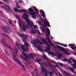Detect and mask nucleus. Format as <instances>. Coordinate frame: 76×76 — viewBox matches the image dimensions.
<instances>
[{
    "label": "nucleus",
    "instance_id": "1",
    "mask_svg": "<svg viewBox=\"0 0 76 76\" xmlns=\"http://www.w3.org/2000/svg\"><path fill=\"white\" fill-rule=\"evenodd\" d=\"M40 12L41 13L42 16H43V19L41 17H40V19L42 20L43 21L44 25L42 26V27H40V29H42V30L43 32H45V28H46V27H47V25L48 26V27H50V23L48 22V20L47 21L46 20V18L45 16L46 15H45V12H44L43 10H40Z\"/></svg>",
    "mask_w": 76,
    "mask_h": 76
},
{
    "label": "nucleus",
    "instance_id": "2",
    "mask_svg": "<svg viewBox=\"0 0 76 76\" xmlns=\"http://www.w3.org/2000/svg\"><path fill=\"white\" fill-rule=\"evenodd\" d=\"M37 61L39 64L41 65V68L42 69V70L43 72L44 73V74L45 76H47V74H49L50 76H53V72H48L47 69H46L45 68H44V66H43V64L45 65V66H47V64L45 63H41V59H37Z\"/></svg>",
    "mask_w": 76,
    "mask_h": 76
},
{
    "label": "nucleus",
    "instance_id": "3",
    "mask_svg": "<svg viewBox=\"0 0 76 76\" xmlns=\"http://www.w3.org/2000/svg\"><path fill=\"white\" fill-rule=\"evenodd\" d=\"M14 50H15V53H13L12 56L13 60H14V61H15V62L17 63L18 64H19L21 66H22V69H23V70H25V67H24V66L22 64V63L20 62V61H19L18 59L16 58V56L17 55L18 53V49L16 47H15Z\"/></svg>",
    "mask_w": 76,
    "mask_h": 76
},
{
    "label": "nucleus",
    "instance_id": "4",
    "mask_svg": "<svg viewBox=\"0 0 76 76\" xmlns=\"http://www.w3.org/2000/svg\"><path fill=\"white\" fill-rule=\"evenodd\" d=\"M23 16L24 17V19H25V20H26V22L27 23L28 25H29L30 27H32V26H34V28H37L38 26L36 25L35 26L34 25V23H32V24H31V23L30 22L28 19V15L26 14H23Z\"/></svg>",
    "mask_w": 76,
    "mask_h": 76
},
{
    "label": "nucleus",
    "instance_id": "5",
    "mask_svg": "<svg viewBox=\"0 0 76 76\" xmlns=\"http://www.w3.org/2000/svg\"><path fill=\"white\" fill-rule=\"evenodd\" d=\"M19 36L20 37H23V41L25 42L24 43V45L27 47H29V45L26 42V39L27 38V35L24 34H22L20 33H19Z\"/></svg>",
    "mask_w": 76,
    "mask_h": 76
},
{
    "label": "nucleus",
    "instance_id": "6",
    "mask_svg": "<svg viewBox=\"0 0 76 76\" xmlns=\"http://www.w3.org/2000/svg\"><path fill=\"white\" fill-rule=\"evenodd\" d=\"M48 41V42L49 43L50 45L51 46H52L53 47H54L55 48H58V49H60V50H63V47H61L59 45H57V46H55L53 43H52L50 41V39H46Z\"/></svg>",
    "mask_w": 76,
    "mask_h": 76
},
{
    "label": "nucleus",
    "instance_id": "7",
    "mask_svg": "<svg viewBox=\"0 0 76 76\" xmlns=\"http://www.w3.org/2000/svg\"><path fill=\"white\" fill-rule=\"evenodd\" d=\"M48 65L49 66V67L50 68H51V67H52L53 69H54L55 70L53 69H51V71H53V72H55V74L56 75H57V73L56 72H56H57L59 74V75L60 76H62V75L58 71V70L57 69H56V67H54V66H53L51 64V63H49L48 64Z\"/></svg>",
    "mask_w": 76,
    "mask_h": 76
},
{
    "label": "nucleus",
    "instance_id": "8",
    "mask_svg": "<svg viewBox=\"0 0 76 76\" xmlns=\"http://www.w3.org/2000/svg\"><path fill=\"white\" fill-rule=\"evenodd\" d=\"M28 10L30 12V14L31 16V18L33 19H35L36 18V14L34 12V10L31 8H30L28 9Z\"/></svg>",
    "mask_w": 76,
    "mask_h": 76
},
{
    "label": "nucleus",
    "instance_id": "9",
    "mask_svg": "<svg viewBox=\"0 0 76 76\" xmlns=\"http://www.w3.org/2000/svg\"><path fill=\"white\" fill-rule=\"evenodd\" d=\"M18 23L19 25L20 28H21V29L23 31H26V26L25 25V24L23 23L21 21H19Z\"/></svg>",
    "mask_w": 76,
    "mask_h": 76
},
{
    "label": "nucleus",
    "instance_id": "10",
    "mask_svg": "<svg viewBox=\"0 0 76 76\" xmlns=\"http://www.w3.org/2000/svg\"><path fill=\"white\" fill-rule=\"evenodd\" d=\"M2 29L4 32H7L8 34H10L12 31L10 27H2Z\"/></svg>",
    "mask_w": 76,
    "mask_h": 76
},
{
    "label": "nucleus",
    "instance_id": "11",
    "mask_svg": "<svg viewBox=\"0 0 76 76\" xmlns=\"http://www.w3.org/2000/svg\"><path fill=\"white\" fill-rule=\"evenodd\" d=\"M42 39L43 40L42 42L44 43L45 44H46V46H47V47H46V51H47V52H49L50 50V45H49L47 43L45 39Z\"/></svg>",
    "mask_w": 76,
    "mask_h": 76
},
{
    "label": "nucleus",
    "instance_id": "12",
    "mask_svg": "<svg viewBox=\"0 0 76 76\" xmlns=\"http://www.w3.org/2000/svg\"><path fill=\"white\" fill-rule=\"evenodd\" d=\"M14 11L15 12H18V13H22L23 12H26V13H28V11L26 10H19L18 9L16 8H15L14 9Z\"/></svg>",
    "mask_w": 76,
    "mask_h": 76
},
{
    "label": "nucleus",
    "instance_id": "13",
    "mask_svg": "<svg viewBox=\"0 0 76 76\" xmlns=\"http://www.w3.org/2000/svg\"><path fill=\"white\" fill-rule=\"evenodd\" d=\"M22 54H23V56L22 55L21 56V57L22 58V59L26 60H27V59L29 58V56H28L27 54L25 53V52H23ZM23 56H24L25 58Z\"/></svg>",
    "mask_w": 76,
    "mask_h": 76
},
{
    "label": "nucleus",
    "instance_id": "14",
    "mask_svg": "<svg viewBox=\"0 0 76 76\" xmlns=\"http://www.w3.org/2000/svg\"><path fill=\"white\" fill-rule=\"evenodd\" d=\"M1 43H2V44H3L6 47H8L9 49H10V50H12V48L11 47L7 45L6 42H5V39H3L1 41Z\"/></svg>",
    "mask_w": 76,
    "mask_h": 76
},
{
    "label": "nucleus",
    "instance_id": "15",
    "mask_svg": "<svg viewBox=\"0 0 76 76\" xmlns=\"http://www.w3.org/2000/svg\"><path fill=\"white\" fill-rule=\"evenodd\" d=\"M1 7L2 8H4L7 11H10V7L8 5H2Z\"/></svg>",
    "mask_w": 76,
    "mask_h": 76
},
{
    "label": "nucleus",
    "instance_id": "16",
    "mask_svg": "<svg viewBox=\"0 0 76 76\" xmlns=\"http://www.w3.org/2000/svg\"><path fill=\"white\" fill-rule=\"evenodd\" d=\"M47 32V33H46V35L47 36L46 37V39H50V38L49 37V35L51 34L50 33V30L49 28H48L47 29H46Z\"/></svg>",
    "mask_w": 76,
    "mask_h": 76
},
{
    "label": "nucleus",
    "instance_id": "17",
    "mask_svg": "<svg viewBox=\"0 0 76 76\" xmlns=\"http://www.w3.org/2000/svg\"><path fill=\"white\" fill-rule=\"evenodd\" d=\"M35 72L36 74V75H35L34 72H31V74L33 76H39V74H38V71L37 70V69H36L35 70Z\"/></svg>",
    "mask_w": 76,
    "mask_h": 76
},
{
    "label": "nucleus",
    "instance_id": "18",
    "mask_svg": "<svg viewBox=\"0 0 76 76\" xmlns=\"http://www.w3.org/2000/svg\"><path fill=\"white\" fill-rule=\"evenodd\" d=\"M71 60L74 63V64H72V66L74 67L75 68H76V60L74 59H71Z\"/></svg>",
    "mask_w": 76,
    "mask_h": 76
},
{
    "label": "nucleus",
    "instance_id": "19",
    "mask_svg": "<svg viewBox=\"0 0 76 76\" xmlns=\"http://www.w3.org/2000/svg\"><path fill=\"white\" fill-rule=\"evenodd\" d=\"M20 47L21 48H22V50H23L24 51H28V48H26L25 46H24L23 45H21Z\"/></svg>",
    "mask_w": 76,
    "mask_h": 76
},
{
    "label": "nucleus",
    "instance_id": "20",
    "mask_svg": "<svg viewBox=\"0 0 76 76\" xmlns=\"http://www.w3.org/2000/svg\"><path fill=\"white\" fill-rule=\"evenodd\" d=\"M32 7L33 8V9L36 12L37 14H39V10H38V9H37L36 8V7Z\"/></svg>",
    "mask_w": 76,
    "mask_h": 76
},
{
    "label": "nucleus",
    "instance_id": "21",
    "mask_svg": "<svg viewBox=\"0 0 76 76\" xmlns=\"http://www.w3.org/2000/svg\"><path fill=\"white\" fill-rule=\"evenodd\" d=\"M62 49H63V50H61L62 51H64V54H67L68 55H69V53L66 50H64V49L63 48Z\"/></svg>",
    "mask_w": 76,
    "mask_h": 76
},
{
    "label": "nucleus",
    "instance_id": "22",
    "mask_svg": "<svg viewBox=\"0 0 76 76\" xmlns=\"http://www.w3.org/2000/svg\"><path fill=\"white\" fill-rule=\"evenodd\" d=\"M29 56L30 57V58H32V59H33L34 58V57H35V55L33 54H29Z\"/></svg>",
    "mask_w": 76,
    "mask_h": 76
},
{
    "label": "nucleus",
    "instance_id": "23",
    "mask_svg": "<svg viewBox=\"0 0 76 76\" xmlns=\"http://www.w3.org/2000/svg\"><path fill=\"white\" fill-rule=\"evenodd\" d=\"M63 72L65 76H69V74H68V73H67V72L66 71H63Z\"/></svg>",
    "mask_w": 76,
    "mask_h": 76
},
{
    "label": "nucleus",
    "instance_id": "24",
    "mask_svg": "<svg viewBox=\"0 0 76 76\" xmlns=\"http://www.w3.org/2000/svg\"><path fill=\"white\" fill-rule=\"evenodd\" d=\"M31 31L32 34H36V33H37V31H36L34 30L33 29H32L31 30Z\"/></svg>",
    "mask_w": 76,
    "mask_h": 76
},
{
    "label": "nucleus",
    "instance_id": "25",
    "mask_svg": "<svg viewBox=\"0 0 76 76\" xmlns=\"http://www.w3.org/2000/svg\"><path fill=\"white\" fill-rule=\"evenodd\" d=\"M57 54H58V58H59V59H61V57H62V56L61 55H60V53H57Z\"/></svg>",
    "mask_w": 76,
    "mask_h": 76
},
{
    "label": "nucleus",
    "instance_id": "26",
    "mask_svg": "<svg viewBox=\"0 0 76 76\" xmlns=\"http://www.w3.org/2000/svg\"><path fill=\"white\" fill-rule=\"evenodd\" d=\"M17 46V48H18L19 50L20 49V47H19V44L17 42H16L15 44Z\"/></svg>",
    "mask_w": 76,
    "mask_h": 76
},
{
    "label": "nucleus",
    "instance_id": "27",
    "mask_svg": "<svg viewBox=\"0 0 76 76\" xmlns=\"http://www.w3.org/2000/svg\"><path fill=\"white\" fill-rule=\"evenodd\" d=\"M9 22L10 25H13V24L12 23V20H10L9 21Z\"/></svg>",
    "mask_w": 76,
    "mask_h": 76
},
{
    "label": "nucleus",
    "instance_id": "28",
    "mask_svg": "<svg viewBox=\"0 0 76 76\" xmlns=\"http://www.w3.org/2000/svg\"><path fill=\"white\" fill-rule=\"evenodd\" d=\"M68 45H69V47H71V48L72 49V47L73 45H74V47H76V46H75V45L73 44H68Z\"/></svg>",
    "mask_w": 76,
    "mask_h": 76
},
{
    "label": "nucleus",
    "instance_id": "29",
    "mask_svg": "<svg viewBox=\"0 0 76 76\" xmlns=\"http://www.w3.org/2000/svg\"><path fill=\"white\" fill-rule=\"evenodd\" d=\"M36 47L39 50H41V47L39 46H37Z\"/></svg>",
    "mask_w": 76,
    "mask_h": 76
},
{
    "label": "nucleus",
    "instance_id": "30",
    "mask_svg": "<svg viewBox=\"0 0 76 76\" xmlns=\"http://www.w3.org/2000/svg\"><path fill=\"white\" fill-rule=\"evenodd\" d=\"M69 69L71 71H72V72H74V70H73V68L69 67Z\"/></svg>",
    "mask_w": 76,
    "mask_h": 76
},
{
    "label": "nucleus",
    "instance_id": "31",
    "mask_svg": "<svg viewBox=\"0 0 76 76\" xmlns=\"http://www.w3.org/2000/svg\"><path fill=\"white\" fill-rule=\"evenodd\" d=\"M5 3H8L9 2V1H7V0H3Z\"/></svg>",
    "mask_w": 76,
    "mask_h": 76
},
{
    "label": "nucleus",
    "instance_id": "32",
    "mask_svg": "<svg viewBox=\"0 0 76 76\" xmlns=\"http://www.w3.org/2000/svg\"><path fill=\"white\" fill-rule=\"evenodd\" d=\"M49 54L51 55H52V56H55V54H54V53H51V52H50Z\"/></svg>",
    "mask_w": 76,
    "mask_h": 76
},
{
    "label": "nucleus",
    "instance_id": "33",
    "mask_svg": "<svg viewBox=\"0 0 76 76\" xmlns=\"http://www.w3.org/2000/svg\"><path fill=\"white\" fill-rule=\"evenodd\" d=\"M51 61L53 63H54V64H57V63L55 61H54L53 60H51Z\"/></svg>",
    "mask_w": 76,
    "mask_h": 76
},
{
    "label": "nucleus",
    "instance_id": "34",
    "mask_svg": "<svg viewBox=\"0 0 76 76\" xmlns=\"http://www.w3.org/2000/svg\"><path fill=\"white\" fill-rule=\"evenodd\" d=\"M55 44H59V45H62V46H63V45H61V44H60L58 43V42H55Z\"/></svg>",
    "mask_w": 76,
    "mask_h": 76
},
{
    "label": "nucleus",
    "instance_id": "35",
    "mask_svg": "<svg viewBox=\"0 0 76 76\" xmlns=\"http://www.w3.org/2000/svg\"><path fill=\"white\" fill-rule=\"evenodd\" d=\"M35 41L36 42V43H37L38 42V43H39V40H38V39H36L35 40Z\"/></svg>",
    "mask_w": 76,
    "mask_h": 76
},
{
    "label": "nucleus",
    "instance_id": "36",
    "mask_svg": "<svg viewBox=\"0 0 76 76\" xmlns=\"http://www.w3.org/2000/svg\"><path fill=\"white\" fill-rule=\"evenodd\" d=\"M15 17H16V18H17V19H19V20H21V19H20V18H19L18 17V16L16 15V16H15Z\"/></svg>",
    "mask_w": 76,
    "mask_h": 76
},
{
    "label": "nucleus",
    "instance_id": "37",
    "mask_svg": "<svg viewBox=\"0 0 76 76\" xmlns=\"http://www.w3.org/2000/svg\"><path fill=\"white\" fill-rule=\"evenodd\" d=\"M39 44H41V45H42V44H43L41 42H40L39 41Z\"/></svg>",
    "mask_w": 76,
    "mask_h": 76
},
{
    "label": "nucleus",
    "instance_id": "38",
    "mask_svg": "<svg viewBox=\"0 0 76 76\" xmlns=\"http://www.w3.org/2000/svg\"><path fill=\"white\" fill-rule=\"evenodd\" d=\"M19 3H22L23 2V1H22L21 0H19Z\"/></svg>",
    "mask_w": 76,
    "mask_h": 76
},
{
    "label": "nucleus",
    "instance_id": "39",
    "mask_svg": "<svg viewBox=\"0 0 76 76\" xmlns=\"http://www.w3.org/2000/svg\"><path fill=\"white\" fill-rule=\"evenodd\" d=\"M68 61L69 63H70V64L72 63V61H71V60H70V59H68Z\"/></svg>",
    "mask_w": 76,
    "mask_h": 76
},
{
    "label": "nucleus",
    "instance_id": "40",
    "mask_svg": "<svg viewBox=\"0 0 76 76\" xmlns=\"http://www.w3.org/2000/svg\"><path fill=\"white\" fill-rule=\"evenodd\" d=\"M54 66L55 67V66H56V67H58V68H59V66H58V65H54V66Z\"/></svg>",
    "mask_w": 76,
    "mask_h": 76
},
{
    "label": "nucleus",
    "instance_id": "41",
    "mask_svg": "<svg viewBox=\"0 0 76 76\" xmlns=\"http://www.w3.org/2000/svg\"><path fill=\"white\" fill-rule=\"evenodd\" d=\"M36 44H37V43L35 41L33 42V44H34V45H35Z\"/></svg>",
    "mask_w": 76,
    "mask_h": 76
},
{
    "label": "nucleus",
    "instance_id": "42",
    "mask_svg": "<svg viewBox=\"0 0 76 76\" xmlns=\"http://www.w3.org/2000/svg\"><path fill=\"white\" fill-rule=\"evenodd\" d=\"M43 58L45 59H46V60L47 59V58L46 57V56H45L43 57Z\"/></svg>",
    "mask_w": 76,
    "mask_h": 76
},
{
    "label": "nucleus",
    "instance_id": "43",
    "mask_svg": "<svg viewBox=\"0 0 76 76\" xmlns=\"http://www.w3.org/2000/svg\"><path fill=\"white\" fill-rule=\"evenodd\" d=\"M5 52L8 55V53L7 52V51H6V50H5Z\"/></svg>",
    "mask_w": 76,
    "mask_h": 76
},
{
    "label": "nucleus",
    "instance_id": "44",
    "mask_svg": "<svg viewBox=\"0 0 76 76\" xmlns=\"http://www.w3.org/2000/svg\"><path fill=\"white\" fill-rule=\"evenodd\" d=\"M64 61H67L68 60L66 59H64Z\"/></svg>",
    "mask_w": 76,
    "mask_h": 76
},
{
    "label": "nucleus",
    "instance_id": "45",
    "mask_svg": "<svg viewBox=\"0 0 76 76\" xmlns=\"http://www.w3.org/2000/svg\"><path fill=\"white\" fill-rule=\"evenodd\" d=\"M60 65L61 66H64V65L62 64H60Z\"/></svg>",
    "mask_w": 76,
    "mask_h": 76
},
{
    "label": "nucleus",
    "instance_id": "46",
    "mask_svg": "<svg viewBox=\"0 0 76 76\" xmlns=\"http://www.w3.org/2000/svg\"><path fill=\"white\" fill-rule=\"evenodd\" d=\"M64 46V47H67V45H63V46Z\"/></svg>",
    "mask_w": 76,
    "mask_h": 76
},
{
    "label": "nucleus",
    "instance_id": "47",
    "mask_svg": "<svg viewBox=\"0 0 76 76\" xmlns=\"http://www.w3.org/2000/svg\"><path fill=\"white\" fill-rule=\"evenodd\" d=\"M37 33L38 34H39V35H41V33H40V32H39V31H38Z\"/></svg>",
    "mask_w": 76,
    "mask_h": 76
},
{
    "label": "nucleus",
    "instance_id": "48",
    "mask_svg": "<svg viewBox=\"0 0 76 76\" xmlns=\"http://www.w3.org/2000/svg\"><path fill=\"white\" fill-rule=\"evenodd\" d=\"M26 27H27V28H29V26H26Z\"/></svg>",
    "mask_w": 76,
    "mask_h": 76
},
{
    "label": "nucleus",
    "instance_id": "49",
    "mask_svg": "<svg viewBox=\"0 0 76 76\" xmlns=\"http://www.w3.org/2000/svg\"><path fill=\"white\" fill-rule=\"evenodd\" d=\"M0 4H3V2H0Z\"/></svg>",
    "mask_w": 76,
    "mask_h": 76
},
{
    "label": "nucleus",
    "instance_id": "50",
    "mask_svg": "<svg viewBox=\"0 0 76 76\" xmlns=\"http://www.w3.org/2000/svg\"><path fill=\"white\" fill-rule=\"evenodd\" d=\"M51 39H53V37L52 36H51Z\"/></svg>",
    "mask_w": 76,
    "mask_h": 76
},
{
    "label": "nucleus",
    "instance_id": "51",
    "mask_svg": "<svg viewBox=\"0 0 76 76\" xmlns=\"http://www.w3.org/2000/svg\"><path fill=\"white\" fill-rule=\"evenodd\" d=\"M17 8H19V7L18 6H17Z\"/></svg>",
    "mask_w": 76,
    "mask_h": 76
},
{
    "label": "nucleus",
    "instance_id": "52",
    "mask_svg": "<svg viewBox=\"0 0 76 76\" xmlns=\"http://www.w3.org/2000/svg\"><path fill=\"white\" fill-rule=\"evenodd\" d=\"M6 36H7V37H8V38H9V37L7 35H6Z\"/></svg>",
    "mask_w": 76,
    "mask_h": 76
},
{
    "label": "nucleus",
    "instance_id": "53",
    "mask_svg": "<svg viewBox=\"0 0 76 76\" xmlns=\"http://www.w3.org/2000/svg\"><path fill=\"white\" fill-rule=\"evenodd\" d=\"M1 15H3V14L2 13V12H1Z\"/></svg>",
    "mask_w": 76,
    "mask_h": 76
},
{
    "label": "nucleus",
    "instance_id": "54",
    "mask_svg": "<svg viewBox=\"0 0 76 76\" xmlns=\"http://www.w3.org/2000/svg\"><path fill=\"white\" fill-rule=\"evenodd\" d=\"M2 20H3V22H4V20H3V19H2Z\"/></svg>",
    "mask_w": 76,
    "mask_h": 76
},
{
    "label": "nucleus",
    "instance_id": "55",
    "mask_svg": "<svg viewBox=\"0 0 76 76\" xmlns=\"http://www.w3.org/2000/svg\"><path fill=\"white\" fill-rule=\"evenodd\" d=\"M5 35H6V34H5Z\"/></svg>",
    "mask_w": 76,
    "mask_h": 76
}]
</instances>
